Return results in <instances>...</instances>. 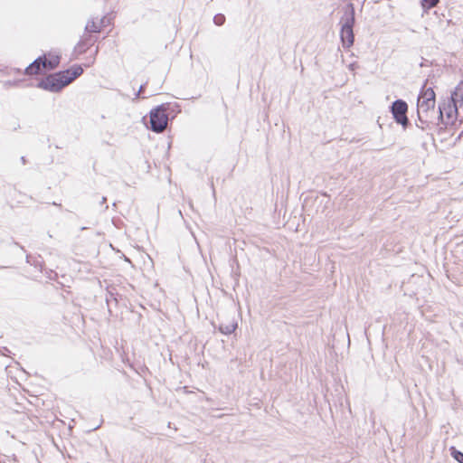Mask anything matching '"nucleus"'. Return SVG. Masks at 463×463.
Instances as JSON below:
<instances>
[{
  "label": "nucleus",
  "instance_id": "obj_1",
  "mask_svg": "<svg viewBox=\"0 0 463 463\" xmlns=\"http://www.w3.org/2000/svg\"><path fill=\"white\" fill-rule=\"evenodd\" d=\"M83 73L80 65L48 74L38 81L36 87L50 92H59Z\"/></svg>",
  "mask_w": 463,
  "mask_h": 463
},
{
  "label": "nucleus",
  "instance_id": "obj_2",
  "mask_svg": "<svg viewBox=\"0 0 463 463\" xmlns=\"http://www.w3.org/2000/svg\"><path fill=\"white\" fill-rule=\"evenodd\" d=\"M435 97L436 95L432 88H426L425 86L422 88L417 102L419 121L431 122V115L435 114Z\"/></svg>",
  "mask_w": 463,
  "mask_h": 463
},
{
  "label": "nucleus",
  "instance_id": "obj_3",
  "mask_svg": "<svg viewBox=\"0 0 463 463\" xmlns=\"http://www.w3.org/2000/svg\"><path fill=\"white\" fill-rule=\"evenodd\" d=\"M355 12L353 4H348L340 20L341 30L340 38L343 47L347 49L353 46L354 43V25L355 23Z\"/></svg>",
  "mask_w": 463,
  "mask_h": 463
},
{
  "label": "nucleus",
  "instance_id": "obj_4",
  "mask_svg": "<svg viewBox=\"0 0 463 463\" xmlns=\"http://www.w3.org/2000/svg\"><path fill=\"white\" fill-rule=\"evenodd\" d=\"M59 62L60 59L58 56L52 59H47L45 55L40 56L25 68L24 74H43L45 71L54 70L59 65Z\"/></svg>",
  "mask_w": 463,
  "mask_h": 463
},
{
  "label": "nucleus",
  "instance_id": "obj_5",
  "mask_svg": "<svg viewBox=\"0 0 463 463\" xmlns=\"http://www.w3.org/2000/svg\"><path fill=\"white\" fill-rule=\"evenodd\" d=\"M150 129L156 133H161L165 129L168 122V115L165 105H159L149 113Z\"/></svg>",
  "mask_w": 463,
  "mask_h": 463
},
{
  "label": "nucleus",
  "instance_id": "obj_6",
  "mask_svg": "<svg viewBox=\"0 0 463 463\" xmlns=\"http://www.w3.org/2000/svg\"><path fill=\"white\" fill-rule=\"evenodd\" d=\"M390 111L397 124L402 126L406 129L410 125V120L407 117L408 104L403 99H396L390 106Z\"/></svg>",
  "mask_w": 463,
  "mask_h": 463
},
{
  "label": "nucleus",
  "instance_id": "obj_7",
  "mask_svg": "<svg viewBox=\"0 0 463 463\" xmlns=\"http://www.w3.org/2000/svg\"><path fill=\"white\" fill-rule=\"evenodd\" d=\"M458 112V107L448 100L439 104L438 120L444 126L453 123Z\"/></svg>",
  "mask_w": 463,
  "mask_h": 463
},
{
  "label": "nucleus",
  "instance_id": "obj_8",
  "mask_svg": "<svg viewBox=\"0 0 463 463\" xmlns=\"http://www.w3.org/2000/svg\"><path fill=\"white\" fill-rule=\"evenodd\" d=\"M94 43L95 39H93L91 35L82 36L80 42L77 43L75 51L80 54L84 53L91 45H93Z\"/></svg>",
  "mask_w": 463,
  "mask_h": 463
},
{
  "label": "nucleus",
  "instance_id": "obj_9",
  "mask_svg": "<svg viewBox=\"0 0 463 463\" xmlns=\"http://www.w3.org/2000/svg\"><path fill=\"white\" fill-rule=\"evenodd\" d=\"M237 328V323L232 321H230L228 323H220L218 326L219 331L223 335H231L232 332L235 331Z\"/></svg>",
  "mask_w": 463,
  "mask_h": 463
},
{
  "label": "nucleus",
  "instance_id": "obj_10",
  "mask_svg": "<svg viewBox=\"0 0 463 463\" xmlns=\"http://www.w3.org/2000/svg\"><path fill=\"white\" fill-rule=\"evenodd\" d=\"M448 101L451 102L457 107L458 106L459 103L461 104L463 101V89L460 87H457L455 90L451 93V96L448 99Z\"/></svg>",
  "mask_w": 463,
  "mask_h": 463
},
{
  "label": "nucleus",
  "instance_id": "obj_11",
  "mask_svg": "<svg viewBox=\"0 0 463 463\" xmlns=\"http://www.w3.org/2000/svg\"><path fill=\"white\" fill-rule=\"evenodd\" d=\"M85 32L87 33H99L100 32V26L94 21L90 20L87 23L85 26Z\"/></svg>",
  "mask_w": 463,
  "mask_h": 463
},
{
  "label": "nucleus",
  "instance_id": "obj_12",
  "mask_svg": "<svg viewBox=\"0 0 463 463\" xmlns=\"http://www.w3.org/2000/svg\"><path fill=\"white\" fill-rule=\"evenodd\" d=\"M449 450L450 455L455 460H457L458 463H463V452L458 450L455 447H451Z\"/></svg>",
  "mask_w": 463,
  "mask_h": 463
},
{
  "label": "nucleus",
  "instance_id": "obj_13",
  "mask_svg": "<svg viewBox=\"0 0 463 463\" xmlns=\"http://www.w3.org/2000/svg\"><path fill=\"white\" fill-rule=\"evenodd\" d=\"M439 3V0H421L423 9L428 10L434 7Z\"/></svg>",
  "mask_w": 463,
  "mask_h": 463
},
{
  "label": "nucleus",
  "instance_id": "obj_14",
  "mask_svg": "<svg viewBox=\"0 0 463 463\" xmlns=\"http://www.w3.org/2000/svg\"><path fill=\"white\" fill-rule=\"evenodd\" d=\"M213 22L216 25L220 26V25H222L225 22V16L223 14H216L214 17H213Z\"/></svg>",
  "mask_w": 463,
  "mask_h": 463
},
{
  "label": "nucleus",
  "instance_id": "obj_15",
  "mask_svg": "<svg viewBox=\"0 0 463 463\" xmlns=\"http://www.w3.org/2000/svg\"><path fill=\"white\" fill-rule=\"evenodd\" d=\"M432 118H433V115H431V119ZM431 123H433L432 120H431ZM430 124V122H424V121H420V124L416 123L417 127L422 130L426 129Z\"/></svg>",
  "mask_w": 463,
  "mask_h": 463
},
{
  "label": "nucleus",
  "instance_id": "obj_16",
  "mask_svg": "<svg viewBox=\"0 0 463 463\" xmlns=\"http://www.w3.org/2000/svg\"><path fill=\"white\" fill-rule=\"evenodd\" d=\"M144 90H145V84H142V85L139 87V89H138L137 92L136 93V95H135V96H136V97H135V99L139 98V97H140V95L144 92Z\"/></svg>",
  "mask_w": 463,
  "mask_h": 463
},
{
  "label": "nucleus",
  "instance_id": "obj_17",
  "mask_svg": "<svg viewBox=\"0 0 463 463\" xmlns=\"http://www.w3.org/2000/svg\"><path fill=\"white\" fill-rule=\"evenodd\" d=\"M105 19H106V17H102V18L100 19V21H99V26H100V28L106 25V24H105Z\"/></svg>",
  "mask_w": 463,
  "mask_h": 463
},
{
  "label": "nucleus",
  "instance_id": "obj_18",
  "mask_svg": "<svg viewBox=\"0 0 463 463\" xmlns=\"http://www.w3.org/2000/svg\"><path fill=\"white\" fill-rule=\"evenodd\" d=\"M107 202V198L105 196L101 197L100 204H105Z\"/></svg>",
  "mask_w": 463,
  "mask_h": 463
},
{
  "label": "nucleus",
  "instance_id": "obj_19",
  "mask_svg": "<svg viewBox=\"0 0 463 463\" xmlns=\"http://www.w3.org/2000/svg\"><path fill=\"white\" fill-rule=\"evenodd\" d=\"M21 162L23 163V165H25L27 163V160L24 156H22L21 157Z\"/></svg>",
  "mask_w": 463,
  "mask_h": 463
},
{
  "label": "nucleus",
  "instance_id": "obj_20",
  "mask_svg": "<svg viewBox=\"0 0 463 463\" xmlns=\"http://www.w3.org/2000/svg\"><path fill=\"white\" fill-rule=\"evenodd\" d=\"M4 351L10 353V351H9V349L7 347H4Z\"/></svg>",
  "mask_w": 463,
  "mask_h": 463
},
{
  "label": "nucleus",
  "instance_id": "obj_21",
  "mask_svg": "<svg viewBox=\"0 0 463 463\" xmlns=\"http://www.w3.org/2000/svg\"><path fill=\"white\" fill-rule=\"evenodd\" d=\"M99 426H100V425H98V426L94 427V428H93V430H95L99 429Z\"/></svg>",
  "mask_w": 463,
  "mask_h": 463
},
{
  "label": "nucleus",
  "instance_id": "obj_22",
  "mask_svg": "<svg viewBox=\"0 0 463 463\" xmlns=\"http://www.w3.org/2000/svg\"><path fill=\"white\" fill-rule=\"evenodd\" d=\"M106 301H107L108 303H109V297H108V296H107V298H106Z\"/></svg>",
  "mask_w": 463,
  "mask_h": 463
}]
</instances>
